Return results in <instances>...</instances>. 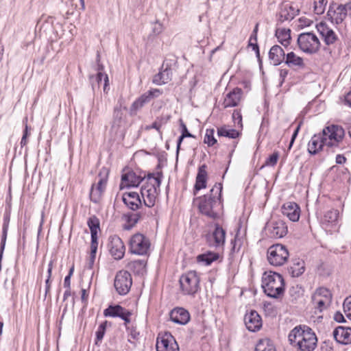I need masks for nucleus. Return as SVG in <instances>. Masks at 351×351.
I'll use <instances>...</instances> for the list:
<instances>
[{
  "label": "nucleus",
  "mask_w": 351,
  "mask_h": 351,
  "mask_svg": "<svg viewBox=\"0 0 351 351\" xmlns=\"http://www.w3.org/2000/svg\"><path fill=\"white\" fill-rule=\"evenodd\" d=\"M222 184L216 183L208 194L195 199L199 212L211 219L218 218L222 209L221 191Z\"/></svg>",
  "instance_id": "1"
},
{
  "label": "nucleus",
  "mask_w": 351,
  "mask_h": 351,
  "mask_svg": "<svg viewBox=\"0 0 351 351\" xmlns=\"http://www.w3.org/2000/svg\"><path fill=\"white\" fill-rule=\"evenodd\" d=\"M289 341L300 351H313L317 347V338L313 330L307 326H298L291 330Z\"/></svg>",
  "instance_id": "2"
},
{
  "label": "nucleus",
  "mask_w": 351,
  "mask_h": 351,
  "mask_svg": "<svg viewBox=\"0 0 351 351\" xmlns=\"http://www.w3.org/2000/svg\"><path fill=\"white\" fill-rule=\"evenodd\" d=\"M162 177L161 171L147 174L146 182L141 189V197L146 206L151 208L155 205Z\"/></svg>",
  "instance_id": "3"
},
{
  "label": "nucleus",
  "mask_w": 351,
  "mask_h": 351,
  "mask_svg": "<svg viewBox=\"0 0 351 351\" xmlns=\"http://www.w3.org/2000/svg\"><path fill=\"white\" fill-rule=\"evenodd\" d=\"M262 287L269 298H280L285 292V281L278 273L265 271L262 278Z\"/></svg>",
  "instance_id": "4"
},
{
  "label": "nucleus",
  "mask_w": 351,
  "mask_h": 351,
  "mask_svg": "<svg viewBox=\"0 0 351 351\" xmlns=\"http://www.w3.org/2000/svg\"><path fill=\"white\" fill-rule=\"evenodd\" d=\"M320 134L323 136L326 146L331 152H336L343 149L345 130L342 126L335 124L327 125Z\"/></svg>",
  "instance_id": "5"
},
{
  "label": "nucleus",
  "mask_w": 351,
  "mask_h": 351,
  "mask_svg": "<svg viewBox=\"0 0 351 351\" xmlns=\"http://www.w3.org/2000/svg\"><path fill=\"white\" fill-rule=\"evenodd\" d=\"M298 45L300 49L306 54L317 53L321 47L318 37L310 32L301 33L298 36Z\"/></svg>",
  "instance_id": "6"
},
{
  "label": "nucleus",
  "mask_w": 351,
  "mask_h": 351,
  "mask_svg": "<svg viewBox=\"0 0 351 351\" xmlns=\"http://www.w3.org/2000/svg\"><path fill=\"white\" fill-rule=\"evenodd\" d=\"M289 256L288 250L282 244L272 245L267 249V261L273 266L278 267L284 265Z\"/></svg>",
  "instance_id": "7"
},
{
  "label": "nucleus",
  "mask_w": 351,
  "mask_h": 351,
  "mask_svg": "<svg viewBox=\"0 0 351 351\" xmlns=\"http://www.w3.org/2000/svg\"><path fill=\"white\" fill-rule=\"evenodd\" d=\"M180 285L185 295H194L199 289V277L195 271H190L180 278Z\"/></svg>",
  "instance_id": "8"
},
{
  "label": "nucleus",
  "mask_w": 351,
  "mask_h": 351,
  "mask_svg": "<svg viewBox=\"0 0 351 351\" xmlns=\"http://www.w3.org/2000/svg\"><path fill=\"white\" fill-rule=\"evenodd\" d=\"M151 243L149 239L144 234L136 233L130 240L129 251L139 256L147 255L149 252Z\"/></svg>",
  "instance_id": "9"
},
{
  "label": "nucleus",
  "mask_w": 351,
  "mask_h": 351,
  "mask_svg": "<svg viewBox=\"0 0 351 351\" xmlns=\"http://www.w3.org/2000/svg\"><path fill=\"white\" fill-rule=\"evenodd\" d=\"M163 93V90L159 88H150L141 96H139L132 103L130 106V113L136 114V112L141 109L145 105L149 104L152 100L158 98Z\"/></svg>",
  "instance_id": "10"
},
{
  "label": "nucleus",
  "mask_w": 351,
  "mask_h": 351,
  "mask_svg": "<svg viewBox=\"0 0 351 351\" xmlns=\"http://www.w3.org/2000/svg\"><path fill=\"white\" fill-rule=\"evenodd\" d=\"M132 285V276L128 271L121 270L117 273L114 287L119 295H126L130 291Z\"/></svg>",
  "instance_id": "11"
},
{
  "label": "nucleus",
  "mask_w": 351,
  "mask_h": 351,
  "mask_svg": "<svg viewBox=\"0 0 351 351\" xmlns=\"http://www.w3.org/2000/svg\"><path fill=\"white\" fill-rule=\"evenodd\" d=\"M265 230L269 237L280 239L287 234L288 228L283 220L272 219L266 223Z\"/></svg>",
  "instance_id": "12"
},
{
  "label": "nucleus",
  "mask_w": 351,
  "mask_h": 351,
  "mask_svg": "<svg viewBox=\"0 0 351 351\" xmlns=\"http://www.w3.org/2000/svg\"><path fill=\"white\" fill-rule=\"evenodd\" d=\"M156 346L157 351H179L178 345L169 332L158 334Z\"/></svg>",
  "instance_id": "13"
},
{
  "label": "nucleus",
  "mask_w": 351,
  "mask_h": 351,
  "mask_svg": "<svg viewBox=\"0 0 351 351\" xmlns=\"http://www.w3.org/2000/svg\"><path fill=\"white\" fill-rule=\"evenodd\" d=\"M327 15L332 23L337 25L341 24L347 16L346 3L339 4L332 1L329 5Z\"/></svg>",
  "instance_id": "14"
},
{
  "label": "nucleus",
  "mask_w": 351,
  "mask_h": 351,
  "mask_svg": "<svg viewBox=\"0 0 351 351\" xmlns=\"http://www.w3.org/2000/svg\"><path fill=\"white\" fill-rule=\"evenodd\" d=\"M213 232L206 235L208 245L216 248L222 247L226 241V230L219 224L215 223Z\"/></svg>",
  "instance_id": "15"
},
{
  "label": "nucleus",
  "mask_w": 351,
  "mask_h": 351,
  "mask_svg": "<svg viewBox=\"0 0 351 351\" xmlns=\"http://www.w3.org/2000/svg\"><path fill=\"white\" fill-rule=\"evenodd\" d=\"M105 317H119L125 322V325L130 323L132 313L119 304L110 305L104 311Z\"/></svg>",
  "instance_id": "16"
},
{
  "label": "nucleus",
  "mask_w": 351,
  "mask_h": 351,
  "mask_svg": "<svg viewBox=\"0 0 351 351\" xmlns=\"http://www.w3.org/2000/svg\"><path fill=\"white\" fill-rule=\"evenodd\" d=\"M300 12L298 7L291 3L284 2L280 5L278 14V21L283 23L292 20Z\"/></svg>",
  "instance_id": "17"
},
{
  "label": "nucleus",
  "mask_w": 351,
  "mask_h": 351,
  "mask_svg": "<svg viewBox=\"0 0 351 351\" xmlns=\"http://www.w3.org/2000/svg\"><path fill=\"white\" fill-rule=\"evenodd\" d=\"M316 28L326 45L330 46L334 45L338 40L337 34L326 23L321 22L318 23L316 25Z\"/></svg>",
  "instance_id": "18"
},
{
  "label": "nucleus",
  "mask_w": 351,
  "mask_h": 351,
  "mask_svg": "<svg viewBox=\"0 0 351 351\" xmlns=\"http://www.w3.org/2000/svg\"><path fill=\"white\" fill-rule=\"evenodd\" d=\"M108 248L110 254L116 260L121 259L125 254V247L121 238L113 235L109 238Z\"/></svg>",
  "instance_id": "19"
},
{
  "label": "nucleus",
  "mask_w": 351,
  "mask_h": 351,
  "mask_svg": "<svg viewBox=\"0 0 351 351\" xmlns=\"http://www.w3.org/2000/svg\"><path fill=\"white\" fill-rule=\"evenodd\" d=\"M330 291L326 288L317 289L312 296L315 308L322 312L326 308V304L330 301Z\"/></svg>",
  "instance_id": "20"
},
{
  "label": "nucleus",
  "mask_w": 351,
  "mask_h": 351,
  "mask_svg": "<svg viewBox=\"0 0 351 351\" xmlns=\"http://www.w3.org/2000/svg\"><path fill=\"white\" fill-rule=\"evenodd\" d=\"M339 212L337 209H330L324 213L320 223L323 228L331 231L336 228L338 224Z\"/></svg>",
  "instance_id": "21"
},
{
  "label": "nucleus",
  "mask_w": 351,
  "mask_h": 351,
  "mask_svg": "<svg viewBox=\"0 0 351 351\" xmlns=\"http://www.w3.org/2000/svg\"><path fill=\"white\" fill-rule=\"evenodd\" d=\"M125 110L126 108L122 107L121 104H117L114 108L111 130L116 132L125 125V115L123 112Z\"/></svg>",
  "instance_id": "22"
},
{
  "label": "nucleus",
  "mask_w": 351,
  "mask_h": 351,
  "mask_svg": "<svg viewBox=\"0 0 351 351\" xmlns=\"http://www.w3.org/2000/svg\"><path fill=\"white\" fill-rule=\"evenodd\" d=\"M245 324L248 330L256 332L262 327V319L256 311H251L246 313L244 317Z\"/></svg>",
  "instance_id": "23"
},
{
  "label": "nucleus",
  "mask_w": 351,
  "mask_h": 351,
  "mask_svg": "<svg viewBox=\"0 0 351 351\" xmlns=\"http://www.w3.org/2000/svg\"><path fill=\"white\" fill-rule=\"evenodd\" d=\"M332 335L336 341L341 344L351 343V327L337 326L333 330Z\"/></svg>",
  "instance_id": "24"
},
{
  "label": "nucleus",
  "mask_w": 351,
  "mask_h": 351,
  "mask_svg": "<svg viewBox=\"0 0 351 351\" xmlns=\"http://www.w3.org/2000/svg\"><path fill=\"white\" fill-rule=\"evenodd\" d=\"M172 71L168 64L163 63L160 71L156 74L152 80V82L156 85H162L171 80Z\"/></svg>",
  "instance_id": "25"
},
{
  "label": "nucleus",
  "mask_w": 351,
  "mask_h": 351,
  "mask_svg": "<svg viewBox=\"0 0 351 351\" xmlns=\"http://www.w3.org/2000/svg\"><path fill=\"white\" fill-rule=\"evenodd\" d=\"M122 200L127 207L132 210H138L142 205L140 196L136 192L132 191L123 193Z\"/></svg>",
  "instance_id": "26"
},
{
  "label": "nucleus",
  "mask_w": 351,
  "mask_h": 351,
  "mask_svg": "<svg viewBox=\"0 0 351 351\" xmlns=\"http://www.w3.org/2000/svg\"><path fill=\"white\" fill-rule=\"evenodd\" d=\"M284 215L287 216L291 221L295 222L300 219V208L295 202H287L282 207Z\"/></svg>",
  "instance_id": "27"
},
{
  "label": "nucleus",
  "mask_w": 351,
  "mask_h": 351,
  "mask_svg": "<svg viewBox=\"0 0 351 351\" xmlns=\"http://www.w3.org/2000/svg\"><path fill=\"white\" fill-rule=\"evenodd\" d=\"M170 319L174 323L185 325L190 320V314L184 308H176L171 311Z\"/></svg>",
  "instance_id": "28"
},
{
  "label": "nucleus",
  "mask_w": 351,
  "mask_h": 351,
  "mask_svg": "<svg viewBox=\"0 0 351 351\" xmlns=\"http://www.w3.org/2000/svg\"><path fill=\"white\" fill-rule=\"evenodd\" d=\"M145 178H146L138 176L134 171H128L122 175L121 185L126 187L138 186Z\"/></svg>",
  "instance_id": "29"
},
{
  "label": "nucleus",
  "mask_w": 351,
  "mask_h": 351,
  "mask_svg": "<svg viewBox=\"0 0 351 351\" xmlns=\"http://www.w3.org/2000/svg\"><path fill=\"white\" fill-rule=\"evenodd\" d=\"M326 146L325 141L320 133L314 134L308 143V152L311 155H315Z\"/></svg>",
  "instance_id": "30"
},
{
  "label": "nucleus",
  "mask_w": 351,
  "mask_h": 351,
  "mask_svg": "<svg viewBox=\"0 0 351 351\" xmlns=\"http://www.w3.org/2000/svg\"><path fill=\"white\" fill-rule=\"evenodd\" d=\"M243 91L240 88H234L232 91L228 93L223 101L225 108L237 106L241 98Z\"/></svg>",
  "instance_id": "31"
},
{
  "label": "nucleus",
  "mask_w": 351,
  "mask_h": 351,
  "mask_svg": "<svg viewBox=\"0 0 351 351\" xmlns=\"http://www.w3.org/2000/svg\"><path fill=\"white\" fill-rule=\"evenodd\" d=\"M206 169L207 166L205 164L199 166L198 168V171L195 180V184L194 186L195 195L196 194V192L206 187L208 176Z\"/></svg>",
  "instance_id": "32"
},
{
  "label": "nucleus",
  "mask_w": 351,
  "mask_h": 351,
  "mask_svg": "<svg viewBox=\"0 0 351 351\" xmlns=\"http://www.w3.org/2000/svg\"><path fill=\"white\" fill-rule=\"evenodd\" d=\"M285 51L279 45H274L269 51L270 62L274 66L280 64L285 60Z\"/></svg>",
  "instance_id": "33"
},
{
  "label": "nucleus",
  "mask_w": 351,
  "mask_h": 351,
  "mask_svg": "<svg viewBox=\"0 0 351 351\" xmlns=\"http://www.w3.org/2000/svg\"><path fill=\"white\" fill-rule=\"evenodd\" d=\"M285 64L291 68L301 69L304 66L302 58L297 56L294 52L287 53L285 58Z\"/></svg>",
  "instance_id": "34"
},
{
  "label": "nucleus",
  "mask_w": 351,
  "mask_h": 351,
  "mask_svg": "<svg viewBox=\"0 0 351 351\" xmlns=\"http://www.w3.org/2000/svg\"><path fill=\"white\" fill-rule=\"evenodd\" d=\"M107 184V180L104 178H100L96 185L93 184L90 191V199L93 202H97L99 197L105 190Z\"/></svg>",
  "instance_id": "35"
},
{
  "label": "nucleus",
  "mask_w": 351,
  "mask_h": 351,
  "mask_svg": "<svg viewBox=\"0 0 351 351\" xmlns=\"http://www.w3.org/2000/svg\"><path fill=\"white\" fill-rule=\"evenodd\" d=\"M305 271V263L302 259H293L291 265L289 268V273L292 277H299Z\"/></svg>",
  "instance_id": "36"
},
{
  "label": "nucleus",
  "mask_w": 351,
  "mask_h": 351,
  "mask_svg": "<svg viewBox=\"0 0 351 351\" xmlns=\"http://www.w3.org/2000/svg\"><path fill=\"white\" fill-rule=\"evenodd\" d=\"M141 215L139 213H128L123 215V219L125 221L123 229L131 230L139 221Z\"/></svg>",
  "instance_id": "37"
},
{
  "label": "nucleus",
  "mask_w": 351,
  "mask_h": 351,
  "mask_svg": "<svg viewBox=\"0 0 351 351\" xmlns=\"http://www.w3.org/2000/svg\"><path fill=\"white\" fill-rule=\"evenodd\" d=\"M291 30L286 28H278L276 30V36L277 37L279 43L284 47H287L291 40Z\"/></svg>",
  "instance_id": "38"
},
{
  "label": "nucleus",
  "mask_w": 351,
  "mask_h": 351,
  "mask_svg": "<svg viewBox=\"0 0 351 351\" xmlns=\"http://www.w3.org/2000/svg\"><path fill=\"white\" fill-rule=\"evenodd\" d=\"M219 256L218 253L213 252H207L204 254H201L197 256V261L202 263L204 265H210L213 262L217 261Z\"/></svg>",
  "instance_id": "39"
},
{
  "label": "nucleus",
  "mask_w": 351,
  "mask_h": 351,
  "mask_svg": "<svg viewBox=\"0 0 351 351\" xmlns=\"http://www.w3.org/2000/svg\"><path fill=\"white\" fill-rule=\"evenodd\" d=\"M146 262L143 260L133 261L128 263V268L137 275H143L145 271Z\"/></svg>",
  "instance_id": "40"
},
{
  "label": "nucleus",
  "mask_w": 351,
  "mask_h": 351,
  "mask_svg": "<svg viewBox=\"0 0 351 351\" xmlns=\"http://www.w3.org/2000/svg\"><path fill=\"white\" fill-rule=\"evenodd\" d=\"M217 134L219 136H224L234 139L239 137V132L235 129L223 126L217 129Z\"/></svg>",
  "instance_id": "41"
},
{
  "label": "nucleus",
  "mask_w": 351,
  "mask_h": 351,
  "mask_svg": "<svg viewBox=\"0 0 351 351\" xmlns=\"http://www.w3.org/2000/svg\"><path fill=\"white\" fill-rule=\"evenodd\" d=\"M87 225L90 229V234H97L100 230V221L95 215H92L88 219Z\"/></svg>",
  "instance_id": "42"
},
{
  "label": "nucleus",
  "mask_w": 351,
  "mask_h": 351,
  "mask_svg": "<svg viewBox=\"0 0 351 351\" xmlns=\"http://www.w3.org/2000/svg\"><path fill=\"white\" fill-rule=\"evenodd\" d=\"M254 351H276V349L270 340L266 339L259 341Z\"/></svg>",
  "instance_id": "43"
},
{
  "label": "nucleus",
  "mask_w": 351,
  "mask_h": 351,
  "mask_svg": "<svg viewBox=\"0 0 351 351\" xmlns=\"http://www.w3.org/2000/svg\"><path fill=\"white\" fill-rule=\"evenodd\" d=\"M328 0H313V12L317 15L324 13Z\"/></svg>",
  "instance_id": "44"
},
{
  "label": "nucleus",
  "mask_w": 351,
  "mask_h": 351,
  "mask_svg": "<svg viewBox=\"0 0 351 351\" xmlns=\"http://www.w3.org/2000/svg\"><path fill=\"white\" fill-rule=\"evenodd\" d=\"M108 322L105 321L102 322L97 328V330L96 331V338H95V344H98L99 342H101L104 338V336L106 332V326H107Z\"/></svg>",
  "instance_id": "45"
},
{
  "label": "nucleus",
  "mask_w": 351,
  "mask_h": 351,
  "mask_svg": "<svg viewBox=\"0 0 351 351\" xmlns=\"http://www.w3.org/2000/svg\"><path fill=\"white\" fill-rule=\"evenodd\" d=\"M215 130L213 129H207L204 136V143L208 146H213L217 143V140L214 137Z\"/></svg>",
  "instance_id": "46"
},
{
  "label": "nucleus",
  "mask_w": 351,
  "mask_h": 351,
  "mask_svg": "<svg viewBox=\"0 0 351 351\" xmlns=\"http://www.w3.org/2000/svg\"><path fill=\"white\" fill-rule=\"evenodd\" d=\"M279 154L278 152H274L271 155H270L265 160L264 166H270L274 167L278 160Z\"/></svg>",
  "instance_id": "47"
},
{
  "label": "nucleus",
  "mask_w": 351,
  "mask_h": 351,
  "mask_svg": "<svg viewBox=\"0 0 351 351\" xmlns=\"http://www.w3.org/2000/svg\"><path fill=\"white\" fill-rule=\"evenodd\" d=\"M231 253H235L238 252L242 245V240L241 239L238 237V235L237 234L233 240L231 241Z\"/></svg>",
  "instance_id": "48"
},
{
  "label": "nucleus",
  "mask_w": 351,
  "mask_h": 351,
  "mask_svg": "<svg viewBox=\"0 0 351 351\" xmlns=\"http://www.w3.org/2000/svg\"><path fill=\"white\" fill-rule=\"evenodd\" d=\"M152 34L154 36L159 35L160 33L162 32V31L164 29V27H163L162 23H161L158 20H156L155 22H154L152 24Z\"/></svg>",
  "instance_id": "49"
},
{
  "label": "nucleus",
  "mask_w": 351,
  "mask_h": 351,
  "mask_svg": "<svg viewBox=\"0 0 351 351\" xmlns=\"http://www.w3.org/2000/svg\"><path fill=\"white\" fill-rule=\"evenodd\" d=\"M232 119L235 125H237L240 128H242V115L239 110H234L232 113Z\"/></svg>",
  "instance_id": "50"
},
{
  "label": "nucleus",
  "mask_w": 351,
  "mask_h": 351,
  "mask_svg": "<svg viewBox=\"0 0 351 351\" xmlns=\"http://www.w3.org/2000/svg\"><path fill=\"white\" fill-rule=\"evenodd\" d=\"M45 23L52 24V18L50 16H41L37 22L36 28L42 29Z\"/></svg>",
  "instance_id": "51"
},
{
  "label": "nucleus",
  "mask_w": 351,
  "mask_h": 351,
  "mask_svg": "<svg viewBox=\"0 0 351 351\" xmlns=\"http://www.w3.org/2000/svg\"><path fill=\"white\" fill-rule=\"evenodd\" d=\"M126 329L129 332L130 336L133 339H138L140 335V333L138 331H137L136 328L134 326H127V324L125 325Z\"/></svg>",
  "instance_id": "52"
},
{
  "label": "nucleus",
  "mask_w": 351,
  "mask_h": 351,
  "mask_svg": "<svg viewBox=\"0 0 351 351\" xmlns=\"http://www.w3.org/2000/svg\"><path fill=\"white\" fill-rule=\"evenodd\" d=\"M302 121H300L298 125V126L296 127L295 130H294L293 134H292V136H291V141H290V143H289V149H291V148L292 147L293 145V143L295 141V139L296 138L297 136H298V134L300 131V129L301 128V125H302Z\"/></svg>",
  "instance_id": "53"
},
{
  "label": "nucleus",
  "mask_w": 351,
  "mask_h": 351,
  "mask_svg": "<svg viewBox=\"0 0 351 351\" xmlns=\"http://www.w3.org/2000/svg\"><path fill=\"white\" fill-rule=\"evenodd\" d=\"M104 81V89L106 88V86L108 85V77L107 74L103 73V72H98L97 74V81L98 83H100L102 80Z\"/></svg>",
  "instance_id": "54"
},
{
  "label": "nucleus",
  "mask_w": 351,
  "mask_h": 351,
  "mask_svg": "<svg viewBox=\"0 0 351 351\" xmlns=\"http://www.w3.org/2000/svg\"><path fill=\"white\" fill-rule=\"evenodd\" d=\"M343 308L345 312L348 313V316L351 317V296L345 300Z\"/></svg>",
  "instance_id": "55"
},
{
  "label": "nucleus",
  "mask_w": 351,
  "mask_h": 351,
  "mask_svg": "<svg viewBox=\"0 0 351 351\" xmlns=\"http://www.w3.org/2000/svg\"><path fill=\"white\" fill-rule=\"evenodd\" d=\"M8 231V230H3L2 229V236H1V247H0V252L1 253H3V251H4V249H5L6 239H7Z\"/></svg>",
  "instance_id": "56"
},
{
  "label": "nucleus",
  "mask_w": 351,
  "mask_h": 351,
  "mask_svg": "<svg viewBox=\"0 0 351 351\" xmlns=\"http://www.w3.org/2000/svg\"><path fill=\"white\" fill-rule=\"evenodd\" d=\"M320 351H332V343L329 341H324L321 344Z\"/></svg>",
  "instance_id": "57"
},
{
  "label": "nucleus",
  "mask_w": 351,
  "mask_h": 351,
  "mask_svg": "<svg viewBox=\"0 0 351 351\" xmlns=\"http://www.w3.org/2000/svg\"><path fill=\"white\" fill-rule=\"evenodd\" d=\"M10 220V213H5L3 215V230H8L9 228V223Z\"/></svg>",
  "instance_id": "58"
},
{
  "label": "nucleus",
  "mask_w": 351,
  "mask_h": 351,
  "mask_svg": "<svg viewBox=\"0 0 351 351\" xmlns=\"http://www.w3.org/2000/svg\"><path fill=\"white\" fill-rule=\"evenodd\" d=\"M171 119V115H162L159 117L156 118V121L160 124V125L162 127L163 125L166 124L169 119Z\"/></svg>",
  "instance_id": "59"
},
{
  "label": "nucleus",
  "mask_w": 351,
  "mask_h": 351,
  "mask_svg": "<svg viewBox=\"0 0 351 351\" xmlns=\"http://www.w3.org/2000/svg\"><path fill=\"white\" fill-rule=\"evenodd\" d=\"M289 74V70L286 69H282L280 70V84L282 85L284 82H285V78L287 77V76Z\"/></svg>",
  "instance_id": "60"
},
{
  "label": "nucleus",
  "mask_w": 351,
  "mask_h": 351,
  "mask_svg": "<svg viewBox=\"0 0 351 351\" xmlns=\"http://www.w3.org/2000/svg\"><path fill=\"white\" fill-rule=\"evenodd\" d=\"M28 136V126L25 125V130L23 131V134L21 141V147L25 146L27 144V137Z\"/></svg>",
  "instance_id": "61"
},
{
  "label": "nucleus",
  "mask_w": 351,
  "mask_h": 351,
  "mask_svg": "<svg viewBox=\"0 0 351 351\" xmlns=\"http://www.w3.org/2000/svg\"><path fill=\"white\" fill-rule=\"evenodd\" d=\"M91 237V242H90V248H96L98 247V237L97 234H90Z\"/></svg>",
  "instance_id": "62"
},
{
  "label": "nucleus",
  "mask_w": 351,
  "mask_h": 351,
  "mask_svg": "<svg viewBox=\"0 0 351 351\" xmlns=\"http://www.w3.org/2000/svg\"><path fill=\"white\" fill-rule=\"evenodd\" d=\"M343 104L351 108V90L344 96Z\"/></svg>",
  "instance_id": "63"
},
{
  "label": "nucleus",
  "mask_w": 351,
  "mask_h": 351,
  "mask_svg": "<svg viewBox=\"0 0 351 351\" xmlns=\"http://www.w3.org/2000/svg\"><path fill=\"white\" fill-rule=\"evenodd\" d=\"M336 163L339 165L344 164L346 161V158L342 154H337L335 159Z\"/></svg>",
  "instance_id": "64"
}]
</instances>
